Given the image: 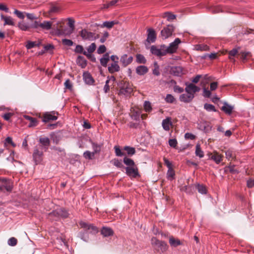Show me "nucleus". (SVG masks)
Returning <instances> with one entry per match:
<instances>
[{"label": "nucleus", "mask_w": 254, "mask_h": 254, "mask_svg": "<svg viewBox=\"0 0 254 254\" xmlns=\"http://www.w3.org/2000/svg\"><path fill=\"white\" fill-rule=\"evenodd\" d=\"M185 90L187 94H183L180 96V100L185 103L190 102L194 97V94L200 90V87L194 84L186 82Z\"/></svg>", "instance_id": "obj_1"}, {"label": "nucleus", "mask_w": 254, "mask_h": 254, "mask_svg": "<svg viewBox=\"0 0 254 254\" xmlns=\"http://www.w3.org/2000/svg\"><path fill=\"white\" fill-rule=\"evenodd\" d=\"M79 224L80 227L83 229L84 232L79 233L78 237L84 241L87 242L88 240L87 233L95 234L98 232L97 227L93 224L84 221L80 222Z\"/></svg>", "instance_id": "obj_2"}, {"label": "nucleus", "mask_w": 254, "mask_h": 254, "mask_svg": "<svg viewBox=\"0 0 254 254\" xmlns=\"http://www.w3.org/2000/svg\"><path fill=\"white\" fill-rule=\"evenodd\" d=\"M69 213L67 211L63 208H59L48 214V218L51 221H59L61 219L66 218Z\"/></svg>", "instance_id": "obj_3"}, {"label": "nucleus", "mask_w": 254, "mask_h": 254, "mask_svg": "<svg viewBox=\"0 0 254 254\" xmlns=\"http://www.w3.org/2000/svg\"><path fill=\"white\" fill-rule=\"evenodd\" d=\"M43 152L42 147L36 146L34 149L33 159L36 164H39L43 159Z\"/></svg>", "instance_id": "obj_4"}, {"label": "nucleus", "mask_w": 254, "mask_h": 254, "mask_svg": "<svg viewBox=\"0 0 254 254\" xmlns=\"http://www.w3.org/2000/svg\"><path fill=\"white\" fill-rule=\"evenodd\" d=\"M181 42L180 39L177 38L175 39L174 42L171 43L168 47L164 45L163 47L165 48L167 54H173L177 51L179 45Z\"/></svg>", "instance_id": "obj_5"}, {"label": "nucleus", "mask_w": 254, "mask_h": 254, "mask_svg": "<svg viewBox=\"0 0 254 254\" xmlns=\"http://www.w3.org/2000/svg\"><path fill=\"white\" fill-rule=\"evenodd\" d=\"M151 243L152 245H154L160 248L162 252H164L168 250V246L167 243L164 241H159L155 237L151 239Z\"/></svg>", "instance_id": "obj_6"}, {"label": "nucleus", "mask_w": 254, "mask_h": 254, "mask_svg": "<svg viewBox=\"0 0 254 254\" xmlns=\"http://www.w3.org/2000/svg\"><path fill=\"white\" fill-rule=\"evenodd\" d=\"M174 31V27L172 25H168L161 31V36L163 39H166L172 36Z\"/></svg>", "instance_id": "obj_7"}, {"label": "nucleus", "mask_w": 254, "mask_h": 254, "mask_svg": "<svg viewBox=\"0 0 254 254\" xmlns=\"http://www.w3.org/2000/svg\"><path fill=\"white\" fill-rule=\"evenodd\" d=\"M164 45H161L160 48H158L155 46H152L150 48L151 53L155 56L161 57L165 56L167 54L165 48L163 47Z\"/></svg>", "instance_id": "obj_8"}, {"label": "nucleus", "mask_w": 254, "mask_h": 254, "mask_svg": "<svg viewBox=\"0 0 254 254\" xmlns=\"http://www.w3.org/2000/svg\"><path fill=\"white\" fill-rule=\"evenodd\" d=\"M80 36L84 40L92 41L98 37L95 33L88 31L86 29H83L80 31Z\"/></svg>", "instance_id": "obj_9"}, {"label": "nucleus", "mask_w": 254, "mask_h": 254, "mask_svg": "<svg viewBox=\"0 0 254 254\" xmlns=\"http://www.w3.org/2000/svg\"><path fill=\"white\" fill-rule=\"evenodd\" d=\"M132 61L133 57L132 56L128 57L127 54L123 55L120 58V62L124 67L127 66L128 64H131Z\"/></svg>", "instance_id": "obj_10"}, {"label": "nucleus", "mask_w": 254, "mask_h": 254, "mask_svg": "<svg viewBox=\"0 0 254 254\" xmlns=\"http://www.w3.org/2000/svg\"><path fill=\"white\" fill-rule=\"evenodd\" d=\"M147 41L148 43H154L156 39V34L155 30L152 28H149L147 30Z\"/></svg>", "instance_id": "obj_11"}, {"label": "nucleus", "mask_w": 254, "mask_h": 254, "mask_svg": "<svg viewBox=\"0 0 254 254\" xmlns=\"http://www.w3.org/2000/svg\"><path fill=\"white\" fill-rule=\"evenodd\" d=\"M2 190H4L7 191H11L12 189V184L9 180H6L5 179H2Z\"/></svg>", "instance_id": "obj_12"}, {"label": "nucleus", "mask_w": 254, "mask_h": 254, "mask_svg": "<svg viewBox=\"0 0 254 254\" xmlns=\"http://www.w3.org/2000/svg\"><path fill=\"white\" fill-rule=\"evenodd\" d=\"M55 18H53L51 19V21H44L43 22L40 23V28L43 30H49L52 29L53 25V20Z\"/></svg>", "instance_id": "obj_13"}, {"label": "nucleus", "mask_w": 254, "mask_h": 254, "mask_svg": "<svg viewBox=\"0 0 254 254\" xmlns=\"http://www.w3.org/2000/svg\"><path fill=\"white\" fill-rule=\"evenodd\" d=\"M126 174L130 177L136 178L139 175L137 168H133L131 167H127L126 168Z\"/></svg>", "instance_id": "obj_14"}, {"label": "nucleus", "mask_w": 254, "mask_h": 254, "mask_svg": "<svg viewBox=\"0 0 254 254\" xmlns=\"http://www.w3.org/2000/svg\"><path fill=\"white\" fill-rule=\"evenodd\" d=\"M55 113H47L44 115L43 122L47 123L50 121L57 120L58 117L55 115Z\"/></svg>", "instance_id": "obj_15"}, {"label": "nucleus", "mask_w": 254, "mask_h": 254, "mask_svg": "<svg viewBox=\"0 0 254 254\" xmlns=\"http://www.w3.org/2000/svg\"><path fill=\"white\" fill-rule=\"evenodd\" d=\"M171 72L174 75L177 76H181L184 74L183 67L180 66L172 67Z\"/></svg>", "instance_id": "obj_16"}, {"label": "nucleus", "mask_w": 254, "mask_h": 254, "mask_svg": "<svg viewBox=\"0 0 254 254\" xmlns=\"http://www.w3.org/2000/svg\"><path fill=\"white\" fill-rule=\"evenodd\" d=\"M172 125L171 121V118L170 117H167L165 119L162 121V126L163 129L166 131L170 130V127Z\"/></svg>", "instance_id": "obj_17"}, {"label": "nucleus", "mask_w": 254, "mask_h": 254, "mask_svg": "<svg viewBox=\"0 0 254 254\" xmlns=\"http://www.w3.org/2000/svg\"><path fill=\"white\" fill-rule=\"evenodd\" d=\"M76 63L82 68H84L87 65V61L83 56H78L76 59Z\"/></svg>", "instance_id": "obj_18"}, {"label": "nucleus", "mask_w": 254, "mask_h": 254, "mask_svg": "<svg viewBox=\"0 0 254 254\" xmlns=\"http://www.w3.org/2000/svg\"><path fill=\"white\" fill-rule=\"evenodd\" d=\"M132 91V88L130 86L124 85L122 88H121L119 93L120 94L127 95L131 93Z\"/></svg>", "instance_id": "obj_19"}, {"label": "nucleus", "mask_w": 254, "mask_h": 254, "mask_svg": "<svg viewBox=\"0 0 254 254\" xmlns=\"http://www.w3.org/2000/svg\"><path fill=\"white\" fill-rule=\"evenodd\" d=\"M39 142L42 144L43 146L42 149H45V150H47L50 144V140L48 137H41L39 139Z\"/></svg>", "instance_id": "obj_20"}, {"label": "nucleus", "mask_w": 254, "mask_h": 254, "mask_svg": "<svg viewBox=\"0 0 254 254\" xmlns=\"http://www.w3.org/2000/svg\"><path fill=\"white\" fill-rule=\"evenodd\" d=\"M83 78L84 82L87 84L91 85L94 82V79H93L92 76L89 73L87 72H85L83 73Z\"/></svg>", "instance_id": "obj_21"}, {"label": "nucleus", "mask_w": 254, "mask_h": 254, "mask_svg": "<svg viewBox=\"0 0 254 254\" xmlns=\"http://www.w3.org/2000/svg\"><path fill=\"white\" fill-rule=\"evenodd\" d=\"M109 71L111 73H113L115 72H118L120 70V67L118 63H113L108 67Z\"/></svg>", "instance_id": "obj_22"}, {"label": "nucleus", "mask_w": 254, "mask_h": 254, "mask_svg": "<svg viewBox=\"0 0 254 254\" xmlns=\"http://www.w3.org/2000/svg\"><path fill=\"white\" fill-rule=\"evenodd\" d=\"M234 107L229 105L226 102L224 103V105L222 107L221 110L228 115H231L232 113Z\"/></svg>", "instance_id": "obj_23"}, {"label": "nucleus", "mask_w": 254, "mask_h": 254, "mask_svg": "<svg viewBox=\"0 0 254 254\" xmlns=\"http://www.w3.org/2000/svg\"><path fill=\"white\" fill-rule=\"evenodd\" d=\"M102 235H103L104 237H109L113 235L114 232L113 230L109 228L106 227H103L101 231Z\"/></svg>", "instance_id": "obj_24"}, {"label": "nucleus", "mask_w": 254, "mask_h": 254, "mask_svg": "<svg viewBox=\"0 0 254 254\" xmlns=\"http://www.w3.org/2000/svg\"><path fill=\"white\" fill-rule=\"evenodd\" d=\"M148 71V68L144 65H139L136 68V72L139 75H143Z\"/></svg>", "instance_id": "obj_25"}, {"label": "nucleus", "mask_w": 254, "mask_h": 254, "mask_svg": "<svg viewBox=\"0 0 254 254\" xmlns=\"http://www.w3.org/2000/svg\"><path fill=\"white\" fill-rule=\"evenodd\" d=\"M74 52L76 53L83 54L84 55L87 57V58L91 57V56L87 53L86 51L84 50L83 47L81 45H76Z\"/></svg>", "instance_id": "obj_26"}, {"label": "nucleus", "mask_w": 254, "mask_h": 254, "mask_svg": "<svg viewBox=\"0 0 254 254\" xmlns=\"http://www.w3.org/2000/svg\"><path fill=\"white\" fill-rule=\"evenodd\" d=\"M1 19L4 21V25H14V22L13 18L10 16H4L3 14L1 15Z\"/></svg>", "instance_id": "obj_27"}, {"label": "nucleus", "mask_w": 254, "mask_h": 254, "mask_svg": "<svg viewBox=\"0 0 254 254\" xmlns=\"http://www.w3.org/2000/svg\"><path fill=\"white\" fill-rule=\"evenodd\" d=\"M109 60V55L108 53H106L103 55V57L100 59V64L103 66L106 67Z\"/></svg>", "instance_id": "obj_28"}, {"label": "nucleus", "mask_w": 254, "mask_h": 254, "mask_svg": "<svg viewBox=\"0 0 254 254\" xmlns=\"http://www.w3.org/2000/svg\"><path fill=\"white\" fill-rule=\"evenodd\" d=\"M169 244L171 246L176 247L182 244L181 242L179 239H175L173 237L171 236L169 238Z\"/></svg>", "instance_id": "obj_29"}, {"label": "nucleus", "mask_w": 254, "mask_h": 254, "mask_svg": "<svg viewBox=\"0 0 254 254\" xmlns=\"http://www.w3.org/2000/svg\"><path fill=\"white\" fill-rule=\"evenodd\" d=\"M24 117L25 119L30 121V123L28 125L29 127H33L37 126V121L36 118L27 115L24 116Z\"/></svg>", "instance_id": "obj_30"}, {"label": "nucleus", "mask_w": 254, "mask_h": 254, "mask_svg": "<svg viewBox=\"0 0 254 254\" xmlns=\"http://www.w3.org/2000/svg\"><path fill=\"white\" fill-rule=\"evenodd\" d=\"M195 154L199 158H202L204 156L203 151L201 149L200 145L199 144L196 145Z\"/></svg>", "instance_id": "obj_31"}, {"label": "nucleus", "mask_w": 254, "mask_h": 254, "mask_svg": "<svg viewBox=\"0 0 254 254\" xmlns=\"http://www.w3.org/2000/svg\"><path fill=\"white\" fill-rule=\"evenodd\" d=\"M210 158L214 160L216 164H219L222 161V156L217 153H214L210 157Z\"/></svg>", "instance_id": "obj_32"}, {"label": "nucleus", "mask_w": 254, "mask_h": 254, "mask_svg": "<svg viewBox=\"0 0 254 254\" xmlns=\"http://www.w3.org/2000/svg\"><path fill=\"white\" fill-rule=\"evenodd\" d=\"M195 49L196 51H207L209 50V47L204 44H198L195 46Z\"/></svg>", "instance_id": "obj_33"}, {"label": "nucleus", "mask_w": 254, "mask_h": 254, "mask_svg": "<svg viewBox=\"0 0 254 254\" xmlns=\"http://www.w3.org/2000/svg\"><path fill=\"white\" fill-rule=\"evenodd\" d=\"M196 188L199 193L203 194L207 193V190L204 185L198 184L196 185Z\"/></svg>", "instance_id": "obj_34"}, {"label": "nucleus", "mask_w": 254, "mask_h": 254, "mask_svg": "<svg viewBox=\"0 0 254 254\" xmlns=\"http://www.w3.org/2000/svg\"><path fill=\"white\" fill-rule=\"evenodd\" d=\"M175 175V173L173 169H169L167 173V179L170 181H172L174 179Z\"/></svg>", "instance_id": "obj_35"}, {"label": "nucleus", "mask_w": 254, "mask_h": 254, "mask_svg": "<svg viewBox=\"0 0 254 254\" xmlns=\"http://www.w3.org/2000/svg\"><path fill=\"white\" fill-rule=\"evenodd\" d=\"M204 109L208 112H216L217 110L215 109V106L212 104L205 103L204 105Z\"/></svg>", "instance_id": "obj_36"}, {"label": "nucleus", "mask_w": 254, "mask_h": 254, "mask_svg": "<svg viewBox=\"0 0 254 254\" xmlns=\"http://www.w3.org/2000/svg\"><path fill=\"white\" fill-rule=\"evenodd\" d=\"M163 17H166L167 18L168 21H171L172 20L176 19V15L175 14H173L170 12H166L163 14Z\"/></svg>", "instance_id": "obj_37"}, {"label": "nucleus", "mask_w": 254, "mask_h": 254, "mask_svg": "<svg viewBox=\"0 0 254 254\" xmlns=\"http://www.w3.org/2000/svg\"><path fill=\"white\" fill-rule=\"evenodd\" d=\"M136 62L139 64H145L146 62V60L144 57L141 54H137L136 56Z\"/></svg>", "instance_id": "obj_38"}, {"label": "nucleus", "mask_w": 254, "mask_h": 254, "mask_svg": "<svg viewBox=\"0 0 254 254\" xmlns=\"http://www.w3.org/2000/svg\"><path fill=\"white\" fill-rule=\"evenodd\" d=\"M111 80L114 81L115 80V78L114 76H111L110 78L106 80L105 85L104 87V91L105 93H107L110 90V86L109 85V82Z\"/></svg>", "instance_id": "obj_39"}, {"label": "nucleus", "mask_w": 254, "mask_h": 254, "mask_svg": "<svg viewBox=\"0 0 254 254\" xmlns=\"http://www.w3.org/2000/svg\"><path fill=\"white\" fill-rule=\"evenodd\" d=\"M95 154L92 152H91L89 151H86L83 153V157L86 159L89 160H91L93 159L94 157Z\"/></svg>", "instance_id": "obj_40"}, {"label": "nucleus", "mask_w": 254, "mask_h": 254, "mask_svg": "<svg viewBox=\"0 0 254 254\" xmlns=\"http://www.w3.org/2000/svg\"><path fill=\"white\" fill-rule=\"evenodd\" d=\"M181 190L182 191L190 194L192 193L193 188L191 186H184L182 187Z\"/></svg>", "instance_id": "obj_41"}, {"label": "nucleus", "mask_w": 254, "mask_h": 254, "mask_svg": "<svg viewBox=\"0 0 254 254\" xmlns=\"http://www.w3.org/2000/svg\"><path fill=\"white\" fill-rule=\"evenodd\" d=\"M124 149L127 151L128 155H132L135 153V148L133 147L126 146L124 147Z\"/></svg>", "instance_id": "obj_42"}, {"label": "nucleus", "mask_w": 254, "mask_h": 254, "mask_svg": "<svg viewBox=\"0 0 254 254\" xmlns=\"http://www.w3.org/2000/svg\"><path fill=\"white\" fill-rule=\"evenodd\" d=\"M18 27L21 30L23 31H26L30 28V26L23 22L19 23Z\"/></svg>", "instance_id": "obj_43"}, {"label": "nucleus", "mask_w": 254, "mask_h": 254, "mask_svg": "<svg viewBox=\"0 0 254 254\" xmlns=\"http://www.w3.org/2000/svg\"><path fill=\"white\" fill-rule=\"evenodd\" d=\"M96 48V45L94 43H92L90 46L87 48V53H89L90 55L91 54L93 53Z\"/></svg>", "instance_id": "obj_44"}, {"label": "nucleus", "mask_w": 254, "mask_h": 254, "mask_svg": "<svg viewBox=\"0 0 254 254\" xmlns=\"http://www.w3.org/2000/svg\"><path fill=\"white\" fill-rule=\"evenodd\" d=\"M116 23L114 21H105L103 22L102 27H105L108 28H111Z\"/></svg>", "instance_id": "obj_45"}, {"label": "nucleus", "mask_w": 254, "mask_h": 254, "mask_svg": "<svg viewBox=\"0 0 254 254\" xmlns=\"http://www.w3.org/2000/svg\"><path fill=\"white\" fill-rule=\"evenodd\" d=\"M92 148L93 149V153L95 154L96 153H99L101 149V145L95 143L94 142H92Z\"/></svg>", "instance_id": "obj_46"}, {"label": "nucleus", "mask_w": 254, "mask_h": 254, "mask_svg": "<svg viewBox=\"0 0 254 254\" xmlns=\"http://www.w3.org/2000/svg\"><path fill=\"white\" fill-rule=\"evenodd\" d=\"M115 154L116 156L119 157H122L125 155V154L121 150V149L118 146L114 147Z\"/></svg>", "instance_id": "obj_47"}, {"label": "nucleus", "mask_w": 254, "mask_h": 254, "mask_svg": "<svg viewBox=\"0 0 254 254\" xmlns=\"http://www.w3.org/2000/svg\"><path fill=\"white\" fill-rule=\"evenodd\" d=\"M124 162L126 165L130 167L133 166L134 165V162L132 159L126 157L124 158Z\"/></svg>", "instance_id": "obj_48"}, {"label": "nucleus", "mask_w": 254, "mask_h": 254, "mask_svg": "<svg viewBox=\"0 0 254 254\" xmlns=\"http://www.w3.org/2000/svg\"><path fill=\"white\" fill-rule=\"evenodd\" d=\"M68 25L69 26V27L71 28V30L68 32L66 33V34H70L72 32V31L74 29V20H72L71 18H68Z\"/></svg>", "instance_id": "obj_49"}, {"label": "nucleus", "mask_w": 254, "mask_h": 254, "mask_svg": "<svg viewBox=\"0 0 254 254\" xmlns=\"http://www.w3.org/2000/svg\"><path fill=\"white\" fill-rule=\"evenodd\" d=\"M17 243V239L14 237L10 238L7 241V244L9 246H15L16 245Z\"/></svg>", "instance_id": "obj_50"}, {"label": "nucleus", "mask_w": 254, "mask_h": 254, "mask_svg": "<svg viewBox=\"0 0 254 254\" xmlns=\"http://www.w3.org/2000/svg\"><path fill=\"white\" fill-rule=\"evenodd\" d=\"M113 164L118 168H122L123 167V165L121 160L118 159H114L112 161Z\"/></svg>", "instance_id": "obj_51"}, {"label": "nucleus", "mask_w": 254, "mask_h": 254, "mask_svg": "<svg viewBox=\"0 0 254 254\" xmlns=\"http://www.w3.org/2000/svg\"><path fill=\"white\" fill-rule=\"evenodd\" d=\"M238 51L237 50L235 49H233V50H231L229 52V58L231 60H233L234 62L235 60H234V57L237 54Z\"/></svg>", "instance_id": "obj_52"}, {"label": "nucleus", "mask_w": 254, "mask_h": 254, "mask_svg": "<svg viewBox=\"0 0 254 254\" xmlns=\"http://www.w3.org/2000/svg\"><path fill=\"white\" fill-rule=\"evenodd\" d=\"M175 98L171 94H167L165 98V101L166 102L169 103H172L175 101Z\"/></svg>", "instance_id": "obj_53"}, {"label": "nucleus", "mask_w": 254, "mask_h": 254, "mask_svg": "<svg viewBox=\"0 0 254 254\" xmlns=\"http://www.w3.org/2000/svg\"><path fill=\"white\" fill-rule=\"evenodd\" d=\"M140 113L139 112L135 111L132 114L131 118L134 120L138 121L140 118Z\"/></svg>", "instance_id": "obj_54"}, {"label": "nucleus", "mask_w": 254, "mask_h": 254, "mask_svg": "<svg viewBox=\"0 0 254 254\" xmlns=\"http://www.w3.org/2000/svg\"><path fill=\"white\" fill-rule=\"evenodd\" d=\"M211 95V92L205 87L203 88L202 95L205 98H209Z\"/></svg>", "instance_id": "obj_55"}, {"label": "nucleus", "mask_w": 254, "mask_h": 254, "mask_svg": "<svg viewBox=\"0 0 254 254\" xmlns=\"http://www.w3.org/2000/svg\"><path fill=\"white\" fill-rule=\"evenodd\" d=\"M250 56H251L250 52H247V51L242 52H241V58L243 61H245V60H246L247 57H249Z\"/></svg>", "instance_id": "obj_56"}, {"label": "nucleus", "mask_w": 254, "mask_h": 254, "mask_svg": "<svg viewBox=\"0 0 254 254\" xmlns=\"http://www.w3.org/2000/svg\"><path fill=\"white\" fill-rule=\"evenodd\" d=\"M169 145L173 148H175L177 146V145L178 144L177 140L176 139H170L169 140Z\"/></svg>", "instance_id": "obj_57"}, {"label": "nucleus", "mask_w": 254, "mask_h": 254, "mask_svg": "<svg viewBox=\"0 0 254 254\" xmlns=\"http://www.w3.org/2000/svg\"><path fill=\"white\" fill-rule=\"evenodd\" d=\"M144 108L146 112H150L152 109L150 103L149 101H145Z\"/></svg>", "instance_id": "obj_58"}, {"label": "nucleus", "mask_w": 254, "mask_h": 254, "mask_svg": "<svg viewBox=\"0 0 254 254\" xmlns=\"http://www.w3.org/2000/svg\"><path fill=\"white\" fill-rule=\"evenodd\" d=\"M63 44L67 46H71L73 44V42L69 39H64L62 40Z\"/></svg>", "instance_id": "obj_59"}, {"label": "nucleus", "mask_w": 254, "mask_h": 254, "mask_svg": "<svg viewBox=\"0 0 254 254\" xmlns=\"http://www.w3.org/2000/svg\"><path fill=\"white\" fill-rule=\"evenodd\" d=\"M106 47L103 45H100L98 49H97V53L99 54H103L106 52Z\"/></svg>", "instance_id": "obj_60"}, {"label": "nucleus", "mask_w": 254, "mask_h": 254, "mask_svg": "<svg viewBox=\"0 0 254 254\" xmlns=\"http://www.w3.org/2000/svg\"><path fill=\"white\" fill-rule=\"evenodd\" d=\"M14 13L17 15V16L20 18V19H24V15L23 14V12L15 9L14 11Z\"/></svg>", "instance_id": "obj_61"}, {"label": "nucleus", "mask_w": 254, "mask_h": 254, "mask_svg": "<svg viewBox=\"0 0 254 254\" xmlns=\"http://www.w3.org/2000/svg\"><path fill=\"white\" fill-rule=\"evenodd\" d=\"M185 138L186 139L193 140L195 139V136L191 133L187 132L185 134Z\"/></svg>", "instance_id": "obj_62"}, {"label": "nucleus", "mask_w": 254, "mask_h": 254, "mask_svg": "<svg viewBox=\"0 0 254 254\" xmlns=\"http://www.w3.org/2000/svg\"><path fill=\"white\" fill-rule=\"evenodd\" d=\"M36 46V42L28 41L26 45V47L27 49H30Z\"/></svg>", "instance_id": "obj_63"}, {"label": "nucleus", "mask_w": 254, "mask_h": 254, "mask_svg": "<svg viewBox=\"0 0 254 254\" xmlns=\"http://www.w3.org/2000/svg\"><path fill=\"white\" fill-rule=\"evenodd\" d=\"M202 77V75H200V74H198L196 76H195L194 78H193L191 80V81H192V83H194V84H196V83H197L200 78Z\"/></svg>", "instance_id": "obj_64"}]
</instances>
